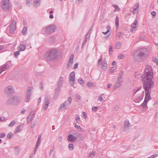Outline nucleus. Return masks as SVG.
<instances>
[{"mask_svg": "<svg viewBox=\"0 0 158 158\" xmlns=\"http://www.w3.org/2000/svg\"><path fill=\"white\" fill-rule=\"evenodd\" d=\"M141 77L145 93L144 100L141 106L143 108H145L147 106V103L150 98V94L151 91V89L153 87L154 85L152 80L153 73L150 66L148 65L146 67L144 74L141 76Z\"/></svg>", "mask_w": 158, "mask_h": 158, "instance_id": "obj_1", "label": "nucleus"}, {"mask_svg": "<svg viewBox=\"0 0 158 158\" xmlns=\"http://www.w3.org/2000/svg\"><path fill=\"white\" fill-rule=\"evenodd\" d=\"M58 51L56 49H52L48 51L46 53L45 57L48 61L55 60L58 56Z\"/></svg>", "mask_w": 158, "mask_h": 158, "instance_id": "obj_2", "label": "nucleus"}, {"mask_svg": "<svg viewBox=\"0 0 158 158\" xmlns=\"http://www.w3.org/2000/svg\"><path fill=\"white\" fill-rule=\"evenodd\" d=\"M146 55L141 51L136 52L133 55L134 60L138 62H141L144 60L146 57Z\"/></svg>", "mask_w": 158, "mask_h": 158, "instance_id": "obj_3", "label": "nucleus"}, {"mask_svg": "<svg viewBox=\"0 0 158 158\" xmlns=\"http://www.w3.org/2000/svg\"><path fill=\"white\" fill-rule=\"evenodd\" d=\"M55 28L56 26L55 25H49L43 28L41 31L43 34L45 35H49L51 33L54 32Z\"/></svg>", "mask_w": 158, "mask_h": 158, "instance_id": "obj_4", "label": "nucleus"}, {"mask_svg": "<svg viewBox=\"0 0 158 158\" xmlns=\"http://www.w3.org/2000/svg\"><path fill=\"white\" fill-rule=\"evenodd\" d=\"M16 21L14 20H12L10 25L6 30V33L9 35V33H12L14 32L16 29Z\"/></svg>", "mask_w": 158, "mask_h": 158, "instance_id": "obj_5", "label": "nucleus"}, {"mask_svg": "<svg viewBox=\"0 0 158 158\" xmlns=\"http://www.w3.org/2000/svg\"><path fill=\"white\" fill-rule=\"evenodd\" d=\"M1 6L4 10H8L10 7L9 0H3L2 1Z\"/></svg>", "mask_w": 158, "mask_h": 158, "instance_id": "obj_6", "label": "nucleus"}, {"mask_svg": "<svg viewBox=\"0 0 158 158\" xmlns=\"http://www.w3.org/2000/svg\"><path fill=\"white\" fill-rule=\"evenodd\" d=\"M33 88L32 87H28L26 93V102H29L30 100V97L32 93Z\"/></svg>", "mask_w": 158, "mask_h": 158, "instance_id": "obj_7", "label": "nucleus"}, {"mask_svg": "<svg viewBox=\"0 0 158 158\" xmlns=\"http://www.w3.org/2000/svg\"><path fill=\"white\" fill-rule=\"evenodd\" d=\"M5 93L8 95H10L14 93V89L13 87L11 86H9L7 87L5 89Z\"/></svg>", "mask_w": 158, "mask_h": 158, "instance_id": "obj_8", "label": "nucleus"}, {"mask_svg": "<svg viewBox=\"0 0 158 158\" xmlns=\"http://www.w3.org/2000/svg\"><path fill=\"white\" fill-rule=\"evenodd\" d=\"M73 59L74 55L72 54L70 55L66 67L67 69H69L70 67H72L73 63Z\"/></svg>", "mask_w": 158, "mask_h": 158, "instance_id": "obj_9", "label": "nucleus"}, {"mask_svg": "<svg viewBox=\"0 0 158 158\" xmlns=\"http://www.w3.org/2000/svg\"><path fill=\"white\" fill-rule=\"evenodd\" d=\"M122 82V78H118V80L115 82L114 85V89H116L120 87Z\"/></svg>", "mask_w": 158, "mask_h": 158, "instance_id": "obj_10", "label": "nucleus"}, {"mask_svg": "<svg viewBox=\"0 0 158 158\" xmlns=\"http://www.w3.org/2000/svg\"><path fill=\"white\" fill-rule=\"evenodd\" d=\"M44 102V110H46L48 109L49 103V100L47 96L45 97Z\"/></svg>", "mask_w": 158, "mask_h": 158, "instance_id": "obj_11", "label": "nucleus"}, {"mask_svg": "<svg viewBox=\"0 0 158 158\" xmlns=\"http://www.w3.org/2000/svg\"><path fill=\"white\" fill-rule=\"evenodd\" d=\"M77 137L73 135L70 134L67 137V139L70 142H74L77 139Z\"/></svg>", "mask_w": 158, "mask_h": 158, "instance_id": "obj_12", "label": "nucleus"}, {"mask_svg": "<svg viewBox=\"0 0 158 158\" xmlns=\"http://www.w3.org/2000/svg\"><path fill=\"white\" fill-rule=\"evenodd\" d=\"M139 5L138 3H136L133 7V14H137L139 12Z\"/></svg>", "mask_w": 158, "mask_h": 158, "instance_id": "obj_13", "label": "nucleus"}, {"mask_svg": "<svg viewBox=\"0 0 158 158\" xmlns=\"http://www.w3.org/2000/svg\"><path fill=\"white\" fill-rule=\"evenodd\" d=\"M34 114L31 113L30 114L28 115L27 118V123L28 124H30L31 121L34 118Z\"/></svg>", "mask_w": 158, "mask_h": 158, "instance_id": "obj_14", "label": "nucleus"}, {"mask_svg": "<svg viewBox=\"0 0 158 158\" xmlns=\"http://www.w3.org/2000/svg\"><path fill=\"white\" fill-rule=\"evenodd\" d=\"M24 124L23 123H21L20 124L18 125L16 128L15 130L14 131V133H17L19 132L20 130L23 127Z\"/></svg>", "mask_w": 158, "mask_h": 158, "instance_id": "obj_15", "label": "nucleus"}, {"mask_svg": "<svg viewBox=\"0 0 158 158\" xmlns=\"http://www.w3.org/2000/svg\"><path fill=\"white\" fill-rule=\"evenodd\" d=\"M13 97L15 104H18L20 102L21 98L20 97L17 96H15Z\"/></svg>", "mask_w": 158, "mask_h": 158, "instance_id": "obj_16", "label": "nucleus"}, {"mask_svg": "<svg viewBox=\"0 0 158 158\" xmlns=\"http://www.w3.org/2000/svg\"><path fill=\"white\" fill-rule=\"evenodd\" d=\"M70 81H71L74 83L75 81V72L73 71L71 73L69 74V79Z\"/></svg>", "mask_w": 158, "mask_h": 158, "instance_id": "obj_17", "label": "nucleus"}, {"mask_svg": "<svg viewBox=\"0 0 158 158\" xmlns=\"http://www.w3.org/2000/svg\"><path fill=\"white\" fill-rule=\"evenodd\" d=\"M6 103L7 105L15 104L13 97H12L7 100Z\"/></svg>", "mask_w": 158, "mask_h": 158, "instance_id": "obj_18", "label": "nucleus"}, {"mask_svg": "<svg viewBox=\"0 0 158 158\" xmlns=\"http://www.w3.org/2000/svg\"><path fill=\"white\" fill-rule=\"evenodd\" d=\"M64 80L63 78L62 77H60L59 78V81L58 82L57 85L58 86V88L59 87V89L60 88L61 86L62 83Z\"/></svg>", "mask_w": 158, "mask_h": 158, "instance_id": "obj_19", "label": "nucleus"}, {"mask_svg": "<svg viewBox=\"0 0 158 158\" xmlns=\"http://www.w3.org/2000/svg\"><path fill=\"white\" fill-rule=\"evenodd\" d=\"M26 48L25 45L24 44H20L18 48L19 51H24Z\"/></svg>", "mask_w": 158, "mask_h": 158, "instance_id": "obj_20", "label": "nucleus"}, {"mask_svg": "<svg viewBox=\"0 0 158 158\" xmlns=\"http://www.w3.org/2000/svg\"><path fill=\"white\" fill-rule=\"evenodd\" d=\"M40 0H34V6L35 7L39 6L40 4Z\"/></svg>", "mask_w": 158, "mask_h": 158, "instance_id": "obj_21", "label": "nucleus"}, {"mask_svg": "<svg viewBox=\"0 0 158 158\" xmlns=\"http://www.w3.org/2000/svg\"><path fill=\"white\" fill-rule=\"evenodd\" d=\"M121 45V43L119 41H118L115 44V48L116 49H119L120 48Z\"/></svg>", "mask_w": 158, "mask_h": 158, "instance_id": "obj_22", "label": "nucleus"}, {"mask_svg": "<svg viewBox=\"0 0 158 158\" xmlns=\"http://www.w3.org/2000/svg\"><path fill=\"white\" fill-rule=\"evenodd\" d=\"M9 67V66L7 64H5L4 66L1 69V71L2 72L6 70V69H8Z\"/></svg>", "mask_w": 158, "mask_h": 158, "instance_id": "obj_23", "label": "nucleus"}, {"mask_svg": "<svg viewBox=\"0 0 158 158\" xmlns=\"http://www.w3.org/2000/svg\"><path fill=\"white\" fill-rule=\"evenodd\" d=\"M41 136L40 135H38V139L37 140V141L36 143V146H39L40 144L41 141H40V138H41Z\"/></svg>", "mask_w": 158, "mask_h": 158, "instance_id": "obj_24", "label": "nucleus"}, {"mask_svg": "<svg viewBox=\"0 0 158 158\" xmlns=\"http://www.w3.org/2000/svg\"><path fill=\"white\" fill-rule=\"evenodd\" d=\"M107 67V64L106 62H103L102 65V68L103 70L105 71Z\"/></svg>", "mask_w": 158, "mask_h": 158, "instance_id": "obj_25", "label": "nucleus"}, {"mask_svg": "<svg viewBox=\"0 0 158 158\" xmlns=\"http://www.w3.org/2000/svg\"><path fill=\"white\" fill-rule=\"evenodd\" d=\"M27 29L26 27H24L22 31V34L23 35H25L27 33Z\"/></svg>", "mask_w": 158, "mask_h": 158, "instance_id": "obj_26", "label": "nucleus"}, {"mask_svg": "<svg viewBox=\"0 0 158 158\" xmlns=\"http://www.w3.org/2000/svg\"><path fill=\"white\" fill-rule=\"evenodd\" d=\"M106 29L107 30V31L106 32H102V33L104 35H106L110 31V26L107 25L106 27Z\"/></svg>", "mask_w": 158, "mask_h": 158, "instance_id": "obj_27", "label": "nucleus"}, {"mask_svg": "<svg viewBox=\"0 0 158 158\" xmlns=\"http://www.w3.org/2000/svg\"><path fill=\"white\" fill-rule=\"evenodd\" d=\"M124 127H130V123L129 121L127 120H125L124 122Z\"/></svg>", "mask_w": 158, "mask_h": 158, "instance_id": "obj_28", "label": "nucleus"}, {"mask_svg": "<svg viewBox=\"0 0 158 158\" xmlns=\"http://www.w3.org/2000/svg\"><path fill=\"white\" fill-rule=\"evenodd\" d=\"M138 24V21L137 19H135L134 22L131 25V27H136V26Z\"/></svg>", "mask_w": 158, "mask_h": 158, "instance_id": "obj_29", "label": "nucleus"}, {"mask_svg": "<svg viewBox=\"0 0 158 158\" xmlns=\"http://www.w3.org/2000/svg\"><path fill=\"white\" fill-rule=\"evenodd\" d=\"M118 16H116L115 18V24L116 27L117 28L119 26L118 23Z\"/></svg>", "mask_w": 158, "mask_h": 158, "instance_id": "obj_30", "label": "nucleus"}, {"mask_svg": "<svg viewBox=\"0 0 158 158\" xmlns=\"http://www.w3.org/2000/svg\"><path fill=\"white\" fill-rule=\"evenodd\" d=\"M65 108V105L63 103L61 104L59 108V110H64V108Z\"/></svg>", "mask_w": 158, "mask_h": 158, "instance_id": "obj_31", "label": "nucleus"}, {"mask_svg": "<svg viewBox=\"0 0 158 158\" xmlns=\"http://www.w3.org/2000/svg\"><path fill=\"white\" fill-rule=\"evenodd\" d=\"M74 126L79 131H81L82 129V128L80 126L77 125L76 123H75Z\"/></svg>", "mask_w": 158, "mask_h": 158, "instance_id": "obj_32", "label": "nucleus"}, {"mask_svg": "<svg viewBox=\"0 0 158 158\" xmlns=\"http://www.w3.org/2000/svg\"><path fill=\"white\" fill-rule=\"evenodd\" d=\"M124 72L123 70H121L119 73L118 77V78H122V77L123 76Z\"/></svg>", "mask_w": 158, "mask_h": 158, "instance_id": "obj_33", "label": "nucleus"}, {"mask_svg": "<svg viewBox=\"0 0 158 158\" xmlns=\"http://www.w3.org/2000/svg\"><path fill=\"white\" fill-rule=\"evenodd\" d=\"M69 149L71 150H72L73 149L74 145L73 143H70L68 145Z\"/></svg>", "mask_w": 158, "mask_h": 158, "instance_id": "obj_34", "label": "nucleus"}, {"mask_svg": "<svg viewBox=\"0 0 158 158\" xmlns=\"http://www.w3.org/2000/svg\"><path fill=\"white\" fill-rule=\"evenodd\" d=\"M16 123V122L15 120H13L10 122L8 125V127H10L14 126Z\"/></svg>", "mask_w": 158, "mask_h": 158, "instance_id": "obj_35", "label": "nucleus"}, {"mask_svg": "<svg viewBox=\"0 0 158 158\" xmlns=\"http://www.w3.org/2000/svg\"><path fill=\"white\" fill-rule=\"evenodd\" d=\"M78 82L81 84H83L85 83L84 81L81 78H79L78 80Z\"/></svg>", "mask_w": 158, "mask_h": 158, "instance_id": "obj_36", "label": "nucleus"}, {"mask_svg": "<svg viewBox=\"0 0 158 158\" xmlns=\"http://www.w3.org/2000/svg\"><path fill=\"white\" fill-rule=\"evenodd\" d=\"M113 6L115 8V10L118 11L120 10L118 6L116 4L113 5Z\"/></svg>", "mask_w": 158, "mask_h": 158, "instance_id": "obj_37", "label": "nucleus"}, {"mask_svg": "<svg viewBox=\"0 0 158 158\" xmlns=\"http://www.w3.org/2000/svg\"><path fill=\"white\" fill-rule=\"evenodd\" d=\"M109 54L111 55L113 52V46L112 45H110L109 46Z\"/></svg>", "mask_w": 158, "mask_h": 158, "instance_id": "obj_38", "label": "nucleus"}, {"mask_svg": "<svg viewBox=\"0 0 158 158\" xmlns=\"http://www.w3.org/2000/svg\"><path fill=\"white\" fill-rule=\"evenodd\" d=\"M87 114L85 112H83L82 114V117L84 118H87Z\"/></svg>", "mask_w": 158, "mask_h": 158, "instance_id": "obj_39", "label": "nucleus"}, {"mask_svg": "<svg viewBox=\"0 0 158 158\" xmlns=\"http://www.w3.org/2000/svg\"><path fill=\"white\" fill-rule=\"evenodd\" d=\"M88 36V34H87L85 36V39L84 41L83 42V43L82 44V46H84L85 44H86L87 41V38L86 37Z\"/></svg>", "mask_w": 158, "mask_h": 158, "instance_id": "obj_40", "label": "nucleus"}, {"mask_svg": "<svg viewBox=\"0 0 158 158\" xmlns=\"http://www.w3.org/2000/svg\"><path fill=\"white\" fill-rule=\"evenodd\" d=\"M72 98L70 96L68 98L67 101L68 102H69V104H71L72 103Z\"/></svg>", "mask_w": 158, "mask_h": 158, "instance_id": "obj_41", "label": "nucleus"}, {"mask_svg": "<svg viewBox=\"0 0 158 158\" xmlns=\"http://www.w3.org/2000/svg\"><path fill=\"white\" fill-rule=\"evenodd\" d=\"M13 136V134L11 133H9L7 135V137L8 139H11Z\"/></svg>", "mask_w": 158, "mask_h": 158, "instance_id": "obj_42", "label": "nucleus"}, {"mask_svg": "<svg viewBox=\"0 0 158 158\" xmlns=\"http://www.w3.org/2000/svg\"><path fill=\"white\" fill-rule=\"evenodd\" d=\"M20 51H17L14 52V55L16 58H17L19 54Z\"/></svg>", "mask_w": 158, "mask_h": 158, "instance_id": "obj_43", "label": "nucleus"}, {"mask_svg": "<svg viewBox=\"0 0 158 158\" xmlns=\"http://www.w3.org/2000/svg\"><path fill=\"white\" fill-rule=\"evenodd\" d=\"M136 30V27H132V28L131 29L130 31L131 32H135Z\"/></svg>", "mask_w": 158, "mask_h": 158, "instance_id": "obj_44", "label": "nucleus"}, {"mask_svg": "<svg viewBox=\"0 0 158 158\" xmlns=\"http://www.w3.org/2000/svg\"><path fill=\"white\" fill-rule=\"evenodd\" d=\"M103 95V94H102L100 95L98 97V100L100 101L101 102H102L103 100V99L102 98V96Z\"/></svg>", "mask_w": 158, "mask_h": 158, "instance_id": "obj_45", "label": "nucleus"}, {"mask_svg": "<svg viewBox=\"0 0 158 158\" xmlns=\"http://www.w3.org/2000/svg\"><path fill=\"white\" fill-rule=\"evenodd\" d=\"M158 156V154H155L151 156H150V157H148L147 158H154L156 156Z\"/></svg>", "mask_w": 158, "mask_h": 158, "instance_id": "obj_46", "label": "nucleus"}, {"mask_svg": "<svg viewBox=\"0 0 158 158\" xmlns=\"http://www.w3.org/2000/svg\"><path fill=\"white\" fill-rule=\"evenodd\" d=\"M102 55H101L100 57L99 58V59L98 60V65L99 64L100 62L102 61Z\"/></svg>", "mask_w": 158, "mask_h": 158, "instance_id": "obj_47", "label": "nucleus"}, {"mask_svg": "<svg viewBox=\"0 0 158 158\" xmlns=\"http://www.w3.org/2000/svg\"><path fill=\"white\" fill-rule=\"evenodd\" d=\"M124 55L123 54H120L118 56V58L119 59H121L124 58Z\"/></svg>", "mask_w": 158, "mask_h": 158, "instance_id": "obj_48", "label": "nucleus"}, {"mask_svg": "<svg viewBox=\"0 0 158 158\" xmlns=\"http://www.w3.org/2000/svg\"><path fill=\"white\" fill-rule=\"evenodd\" d=\"M77 123H79L80 122V118L78 115L75 118Z\"/></svg>", "mask_w": 158, "mask_h": 158, "instance_id": "obj_49", "label": "nucleus"}, {"mask_svg": "<svg viewBox=\"0 0 158 158\" xmlns=\"http://www.w3.org/2000/svg\"><path fill=\"white\" fill-rule=\"evenodd\" d=\"M36 123H32L31 124V129H33L36 125Z\"/></svg>", "mask_w": 158, "mask_h": 158, "instance_id": "obj_50", "label": "nucleus"}, {"mask_svg": "<svg viewBox=\"0 0 158 158\" xmlns=\"http://www.w3.org/2000/svg\"><path fill=\"white\" fill-rule=\"evenodd\" d=\"M116 69V68L114 67H112L110 69V72L111 73H113L114 72V70Z\"/></svg>", "mask_w": 158, "mask_h": 158, "instance_id": "obj_51", "label": "nucleus"}, {"mask_svg": "<svg viewBox=\"0 0 158 158\" xmlns=\"http://www.w3.org/2000/svg\"><path fill=\"white\" fill-rule=\"evenodd\" d=\"M98 110V108L96 106H94L92 108V110L93 111L95 112Z\"/></svg>", "mask_w": 158, "mask_h": 158, "instance_id": "obj_52", "label": "nucleus"}, {"mask_svg": "<svg viewBox=\"0 0 158 158\" xmlns=\"http://www.w3.org/2000/svg\"><path fill=\"white\" fill-rule=\"evenodd\" d=\"M5 136V134L4 133H0V138H4Z\"/></svg>", "mask_w": 158, "mask_h": 158, "instance_id": "obj_53", "label": "nucleus"}, {"mask_svg": "<svg viewBox=\"0 0 158 158\" xmlns=\"http://www.w3.org/2000/svg\"><path fill=\"white\" fill-rule=\"evenodd\" d=\"M92 85L93 83L91 82H88L87 83V85L89 88Z\"/></svg>", "mask_w": 158, "mask_h": 158, "instance_id": "obj_54", "label": "nucleus"}, {"mask_svg": "<svg viewBox=\"0 0 158 158\" xmlns=\"http://www.w3.org/2000/svg\"><path fill=\"white\" fill-rule=\"evenodd\" d=\"M76 98L77 99L79 100H80L81 98L80 96L78 94H76Z\"/></svg>", "mask_w": 158, "mask_h": 158, "instance_id": "obj_55", "label": "nucleus"}, {"mask_svg": "<svg viewBox=\"0 0 158 158\" xmlns=\"http://www.w3.org/2000/svg\"><path fill=\"white\" fill-rule=\"evenodd\" d=\"M151 14L153 16H155L156 13L155 11H153L151 12Z\"/></svg>", "mask_w": 158, "mask_h": 158, "instance_id": "obj_56", "label": "nucleus"}, {"mask_svg": "<svg viewBox=\"0 0 158 158\" xmlns=\"http://www.w3.org/2000/svg\"><path fill=\"white\" fill-rule=\"evenodd\" d=\"M63 103L65 105V106L70 105L71 104H69V102L67 101H65Z\"/></svg>", "mask_w": 158, "mask_h": 158, "instance_id": "obj_57", "label": "nucleus"}, {"mask_svg": "<svg viewBox=\"0 0 158 158\" xmlns=\"http://www.w3.org/2000/svg\"><path fill=\"white\" fill-rule=\"evenodd\" d=\"M78 66V64L77 63H76L74 65L73 68L74 69H77Z\"/></svg>", "mask_w": 158, "mask_h": 158, "instance_id": "obj_58", "label": "nucleus"}, {"mask_svg": "<svg viewBox=\"0 0 158 158\" xmlns=\"http://www.w3.org/2000/svg\"><path fill=\"white\" fill-rule=\"evenodd\" d=\"M39 146H35V149H34V154L35 155V153H36V151H37V148H38V147Z\"/></svg>", "mask_w": 158, "mask_h": 158, "instance_id": "obj_59", "label": "nucleus"}, {"mask_svg": "<svg viewBox=\"0 0 158 158\" xmlns=\"http://www.w3.org/2000/svg\"><path fill=\"white\" fill-rule=\"evenodd\" d=\"M92 27H91V28H90V29L89 30L88 32L87 33V34H88H88H90V33L92 31Z\"/></svg>", "mask_w": 158, "mask_h": 158, "instance_id": "obj_60", "label": "nucleus"}, {"mask_svg": "<svg viewBox=\"0 0 158 158\" xmlns=\"http://www.w3.org/2000/svg\"><path fill=\"white\" fill-rule=\"evenodd\" d=\"M95 152H92V153H89V156H94L95 155Z\"/></svg>", "mask_w": 158, "mask_h": 158, "instance_id": "obj_61", "label": "nucleus"}, {"mask_svg": "<svg viewBox=\"0 0 158 158\" xmlns=\"http://www.w3.org/2000/svg\"><path fill=\"white\" fill-rule=\"evenodd\" d=\"M141 88V87H140V88L137 89H135L134 90V94H135L138 91H139L140 89Z\"/></svg>", "mask_w": 158, "mask_h": 158, "instance_id": "obj_62", "label": "nucleus"}, {"mask_svg": "<svg viewBox=\"0 0 158 158\" xmlns=\"http://www.w3.org/2000/svg\"><path fill=\"white\" fill-rule=\"evenodd\" d=\"M112 85L111 84H109L107 85V88H110Z\"/></svg>", "mask_w": 158, "mask_h": 158, "instance_id": "obj_63", "label": "nucleus"}, {"mask_svg": "<svg viewBox=\"0 0 158 158\" xmlns=\"http://www.w3.org/2000/svg\"><path fill=\"white\" fill-rule=\"evenodd\" d=\"M82 1V0H77L76 2L77 3H80Z\"/></svg>", "mask_w": 158, "mask_h": 158, "instance_id": "obj_64", "label": "nucleus"}]
</instances>
